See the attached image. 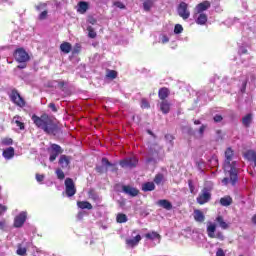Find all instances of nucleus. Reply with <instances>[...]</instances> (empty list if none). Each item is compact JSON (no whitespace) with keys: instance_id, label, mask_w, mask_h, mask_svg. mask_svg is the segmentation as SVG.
Returning a JSON list of instances; mask_svg holds the SVG:
<instances>
[{"instance_id":"f257e3e1","label":"nucleus","mask_w":256,"mask_h":256,"mask_svg":"<svg viewBox=\"0 0 256 256\" xmlns=\"http://www.w3.org/2000/svg\"><path fill=\"white\" fill-rule=\"evenodd\" d=\"M234 159L235 153L233 149L227 148L225 151L224 171L229 177H225L222 180L223 185H229V183L235 185L237 183V162Z\"/></svg>"},{"instance_id":"f03ea898","label":"nucleus","mask_w":256,"mask_h":256,"mask_svg":"<svg viewBox=\"0 0 256 256\" xmlns=\"http://www.w3.org/2000/svg\"><path fill=\"white\" fill-rule=\"evenodd\" d=\"M32 121L38 129H42L47 135H57L59 133V126L48 116L38 117L37 115H33Z\"/></svg>"},{"instance_id":"7ed1b4c3","label":"nucleus","mask_w":256,"mask_h":256,"mask_svg":"<svg viewBox=\"0 0 256 256\" xmlns=\"http://www.w3.org/2000/svg\"><path fill=\"white\" fill-rule=\"evenodd\" d=\"M206 231L210 239H219V241L225 240V236L223 235V232L217 231V224H215V222H207Z\"/></svg>"},{"instance_id":"20e7f679","label":"nucleus","mask_w":256,"mask_h":256,"mask_svg":"<svg viewBox=\"0 0 256 256\" xmlns=\"http://www.w3.org/2000/svg\"><path fill=\"white\" fill-rule=\"evenodd\" d=\"M210 200H211V188L204 187L202 189V192L197 197V203H199V205H205V203H209Z\"/></svg>"},{"instance_id":"39448f33","label":"nucleus","mask_w":256,"mask_h":256,"mask_svg":"<svg viewBox=\"0 0 256 256\" xmlns=\"http://www.w3.org/2000/svg\"><path fill=\"white\" fill-rule=\"evenodd\" d=\"M179 17L183 18L184 20L189 19L191 17V11H189V5L185 2H181L177 9Z\"/></svg>"},{"instance_id":"423d86ee","label":"nucleus","mask_w":256,"mask_h":256,"mask_svg":"<svg viewBox=\"0 0 256 256\" xmlns=\"http://www.w3.org/2000/svg\"><path fill=\"white\" fill-rule=\"evenodd\" d=\"M65 193L67 197H73V195L77 193V189L75 188V183L71 178H66L65 180Z\"/></svg>"},{"instance_id":"0eeeda50","label":"nucleus","mask_w":256,"mask_h":256,"mask_svg":"<svg viewBox=\"0 0 256 256\" xmlns=\"http://www.w3.org/2000/svg\"><path fill=\"white\" fill-rule=\"evenodd\" d=\"M139 241H141V235L137 234V230H134L132 232V237L126 239V245L127 247H137L139 245Z\"/></svg>"},{"instance_id":"6e6552de","label":"nucleus","mask_w":256,"mask_h":256,"mask_svg":"<svg viewBox=\"0 0 256 256\" xmlns=\"http://www.w3.org/2000/svg\"><path fill=\"white\" fill-rule=\"evenodd\" d=\"M14 57L18 63H26L29 59V54L23 48H19L15 51Z\"/></svg>"},{"instance_id":"1a4fd4ad","label":"nucleus","mask_w":256,"mask_h":256,"mask_svg":"<svg viewBox=\"0 0 256 256\" xmlns=\"http://www.w3.org/2000/svg\"><path fill=\"white\" fill-rule=\"evenodd\" d=\"M10 99L12 102L15 103V105H17L18 107H25V100H23V98L21 97V95L19 94V92H17L16 90H12L10 93Z\"/></svg>"},{"instance_id":"9d476101","label":"nucleus","mask_w":256,"mask_h":256,"mask_svg":"<svg viewBox=\"0 0 256 256\" xmlns=\"http://www.w3.org/2000/svg\"><path fill=\"white\" fill-rule=\"evenodd\" d=\"M137 163H139V160H137V157H128L125 158L120 162L121 167L131 169L132 167H137Z\"/></svg>"},{"instance_id":"9b49d317","label":"nucleus","mask_w":256,"mask_h":256,"mask_svg":"<svg viewBox=\"0 0 256 256\" xmlns=\"http://www.w3.org/2000/svg\"><path fill=\"white\" fill-rule=\"evenodd\" d=\"M61 153H62L61 146H59L57 144H52L49 161H51V163H53V161H55V159H57V157H59V155H61Z\"/></svg>"},{"instance_id":"f8f14e48","label":"nucleus","mask_w":256,"mask_h":256,"mask_svg":"<svg viewBox=\"0 0 256 256\" xmlns=\"http://www.w3.org/2000/svg\"><path fill=\"white\" fill-rule=\"evenodd\" d=\"M25 221H27V212L23 211L19 215H17L14 219V227H23L25 224Z\"/></svg>"},{"instance_id":"ddd939ff","label":"nucleus","mask_w":256,"mask_h":256,"mask_svg":"<svg viewBox=\"0 0 256 256\" xmlns=\"http://www.w3.org/2000/svg\"><path fill=\"white\" fill-rule=\"evenodd\" d=\"M210 7H211L210 1L201 2L195 7L194 13H205V11H207V9H209Z\"/></svg>"},{"instance_id":"4468645a","label":"nucleus","mask_w":256,"mask_h":256,"mask_svg":"<svg viewBox=\"0 0 256 256\" xmlns=\"http://www.w3.org/2000/svg\"><path fill=\"white\" fill-rule=\"evenodd\" d=\"M194 19L197 25H205L207 23V14L194 12Z\"/></svg>"},{"instance_id":"2eb2a0df","label":"nucleus","mask_w":256,"mask_h":256,"mask_svg":"<svg viewBox=\"0 0 256 256\" xmlns=\"http://www.w3.org/2000/svg\"><path fill=\"white\" fill-rule=\"evenodd\" d=\"M109 167H113V164L107 160V158H102V167H96L98 173H103V171H108Z\"/></svg>"},{"instance_id":"dca6fc26","label":"nucleus","mask_w":256,"mask_h":256,"mask_svg":"<svg viewBox=\"0 0 256 256\" xmlns=\"http://www.w3.org/2000/svg\"><path fill=\"white\" fill-rule=\"evenodd\" d=\"M71 163V159L69 156L62 155L59 159V165L62 167V169H69V164Z\"/></svg>"},{"instance_id":"f3484780","label":"nucleus","mask_w":256,"mask_h":256,"mask_svg":"<svg viewBox=\"0 0 256 256\" xmlns=\"http://www.w3.org/2000/svg\"><path fill=\"white\" fill-rule=\"evenodd\" d=\"M245 158L248 161H252V163H254V171L256 173V153L253 150H248L245 154H244Z\"/></svg>"},{"instance_id":"a211bd4d","label":"nucleus","mask_w":256,"mask_h":256,"mask_svg":"<svg viewBox=\"0 0 256 256\" xmlns=\"http://www.w3.org/2000/svg\"><path fill=\"white\" fill-rule=\"evenodd\" d=\"M123 191L126 195H130L131 197H137L139 195V190L131 186H123Z\"/></svg>"},{"instance_id":"6ab92c4d","label":"nucleus","mask_w":256,"mask_h":256,"mask_svg":"<svg viewBox=\"0 0 256 256\" xmlns=\"http://www.w3.org/2000/svg\"><path fill=\"white\" fill-rule=\"evenodd\" d=\"M146 239L149 241H157V243H161V235L157 232H148L145 234Z\"/></svg>"},{"instance_id":"aec40b11","label":"nucleus","mask_w":256,"mask_h":256,"mask_svg":"<svg viewBox=\"0 0 256 256\" xmlns=\"http://www.w3.org/2000/svg\"><path fill=\"white\" fill-rule=\"evenodd\" d=\"M2 155L6 160L13 159L15 157V149L13 147L6 148Z\"/></svg>"},{"instance_id":"412c9836","label":"nucleus","mask_w":256,"mask_h":256,"mask_svg":"<svg viewBox=\"0 0 256 256\" xmlns=\"http://www.w3.org/2000/svg\"><path fill=\"white\" fill-rule=\"evenodd\" d=\"M216 223H218V226L220 229H224L227 230V228L229 227V223H227L225 221V218H223V216L218 215L215 219Z\"/></svg>"},{"instance_id":"4be33fe9","label":"nucleus","mask_w":256,"mask_h":256,"mask_svg":"<svg viewBox=\"0 0 256 256\" xmlns=\"http://www.w3.org/2000/svg\"><path fill=\"white\" fill-rule=\"evenodd\" d=\"M157 205H159V207H162L163 209H166V211H171V209H173V204H171V202H169V200H159L157 202Z\"/></svg>"},{"instance_id":"5701e85b","label":"nucleus","mask_w":256,"mask_h":256,"mask_svg":"<svg viewBox=\"0 0 256 256\" xmlns=\"http://www.w3.org/2000/svg\"><path fill=\"white\" fill-rule=\"evenodd\" d=\"M89 9V4L87 2H79L77 6V12L81 15H84V13H87V10Z\"/></svg>"},{"instance_id":"b1692460","label":"nucleus","mask_w":256,"mask_h":256,"mask_svg":"<svg viewBox=\"0 0 256 256\" xmlns=\"http://www.w3.org/2000/svg\"><path fill=\"white\" fill-rule=\"evenodd\" d=\"M193 217L197 223H203V221H205V214H203L201 210H194Z\"/></svg>"},{"instance_id":"393cba45","label":"nucleus","mask_w":256,"mask_h":256,"mask_svg":"<svg viewBox=\"0 0 256 256\" xmlns=\"http://www.w3.org/2000/svg\"><path fill=\"white\" fill-rule=\"evenodd\" d=\"M160 109H161L162 113L167 114V113H169V111L171 109V104H169V102H167V100H163L160 104Z\"/></svg>"},{"instance_id":"a878e982","label":"nucleus","mask_w":256,"mask_h":256,"mask_svg":"<svg viewBox=\"0 0 256 256\" xmlns=\"http://www.w3.org/2000/svg\"><path fill=\"white\" fill-rule=\"evenodd\" d=\"M233 203V198L231 196H224L220 199V204L222 207H229Z\"/></svg>"},{"instance_id":"bb28decb","label":"nucleus","mask_w":256,"mask_h":256,"mask_svg":"<svg viewBox=\"0 0 256 256\" xmlns=\"http://www.w3.org/2000/svg\"><path fill=\"white\" fill-rule=\"evenodd\" d=\"M159 99L162 101H165L169 97V89L167 88H161L158 92Z\"/></svg>"},{"instance_id":"cd10ccee","label":"nucleus","mask_w":256,"mask_h":256,"mask_svg":"<svg viewBox=\"0 0 256 256\" xmlns=\"http://www.w3.org/2000/svg\"><path fill=\"white\" fill-rule=\"evenodd\" d=\"M242 123H243L244 127H249V125H251V123H253V114H247L246 116H244L242 118Z\"/></svg>"},{"instance_id":"c85d7f7f","label":"nucleus","mask_w":256,"mask_h":256,"mask_svg":"<svg viewBox=\"0 0 256 256\" xmlns=\"http://www.w3.org/2000/svg\"><path fill=\"white\" fill-rule=\"evenodd\" d=\"M60 51L65 54L71 53V44L69 42L62 43L60 45Z\"/></svg>"},{"instance_id":"c756f323","label":"nucleus","mask_w":256,"mask_h":256,"mask_svg":"<svg viewBox=\"0 0 256 256\" xmlns=\"http://www.w3.org/2000/svg\"><path fill=\"white\" fill-rule=\"evenodd\" d=\"M77 205H78L79 209H88V210L93 209V205H91V203H89L87 201H79V202H77Z\"/></svg>"},{"instance_id":"7c9ffc66","label":"nucleus","mask_w":256,"mask_h":256,"mask_svg":"<svg viewBox=\"0 0 256 256\" xmlns=\"http://www.w3.org/2000/svg\"><path fill=\"white\" fill-rule=\"evenodd\" d=\"M155 190V183L153 182H146L142 185V191H154Z\"/></svg>"},{"instance_id":"2f4dec72","label":"nucleus","mask_w":256,"mask_h":256,"mask_svg":"<svg viewBox=\"0 0 256 256\" xmlns=\"http://www.w3.org/2000/svg\"><path fill=\"white\" fill-rule=\"evenodd\" d=\"M169 36L165 33H161L158 37V43H161L162 45H166V43H169Z\"/></svg>"},{"instance_id":"473e14b6","label":"nucleus","mask_w":256,"mask_h":256,"mask_svg":"<svg viewBox=\"0 0 256 256\" xmlns=\"http://www.w3.org/2000/svg\"><path fill=\"white\" fill-rule=\"evenodd\" d=\"M116 221H117V223H127V221H128L127 215H125L123 213H119L116 216Z\"/></svg>"},{"instance_id":"72a5a7b5","label":"nucleus","mask_w":256,"mask_h":256,"mask_svg":"<svg viewBox=\"0 0 256 256\" xmlns=\"http://www.w3.org/2000/svg\"><path fill=\"white\" fill-rule=\"evenodd\" d=\"M87 31H88V37H90V39H95V37H97V32H95L93 27L88 26Z\"/></svg>"},{"instance_id":"f704fd0d","label":"nucleus","mask_w":256,"mask_h":256,"mask_svg":"<svg viewBox=\"0 0 256 256\" xmlns=\"http://www.w3.org/2000/svg\"><path fill=\"white\" fill-rule=\"evenodd\" d=\"M175 35H181L183 33V26L181 24H176L174 27Z\"/></svg>"},{"instance_id":"c9c22d12","label":"nucleus","mask_w":256,"mask_h":256,"mask_svg":"<svg viewBox=\"0 0 256 256\" xmlns=\"http://www.w3.org/2000/svg\"><path fill=\"white\" fill-rule=\"evenodd\" d=\"M13 122L17 125V127H19V129H25V125L19 121V117L15 116L13 118Z\"/></svg>"},{"instance_id":"e433bc0d","label":"nucleus","mask_w":256,"mask_h":256,"mask_svg":"<svg viewBox=\"0 0 256 256\" xmlns=\"http://www.w3.org/2000/svg\"><path fill=\"white\" fill-rule=\"evenodd\" d=\"M106 77H108V79H115L117 77V72L115 70H108Z\"/></svg>"},{"instance_id":"4c0bfd02","label":"nucleus","mask_w":256,"mask_h":256,"mask_svg":"<svg viewBox=\"0 0 256 256\" xmlns=\"http://www.w3.org/2000/svg\"><path fill=\"white\" fill-rule=\"evenodd\" d=\"M154 183H156V185H161V183H163V174L156 175L154 178Z\"/></svg>"},{"instance_id":"58836bf2","label":"nucleus","mask_w":256,"mask_h":256,"mask_svg":"<svg viewBox=\"0 0 256 256\" xmlns=\"http://www.w3.org/2000/svg\"><path fill=\"white\" fill-rule=\"evenodd\" d=\"M56 175H57V178L60 179V180L65 179V173L61 169L56 170Z\"/></svg>"},{"instance_id":"ea45409f","label":"nucleus","mask_w":256,"mask_h":256,"mask_svg":"<svg viewBox=\"0 0 256 256\" xmlns=\"http://www.w3.org/2000/svg\"><path fill=\"white\" fill-rule=\"evenodd\" d=\"M26 254H27V248H25V247H19V248L17 249V255L23 256V255H26Z\"/></svg>"},{"instance_id":"a19ab883","label":"nucleus","mask_w":256,"mask_h":256,"mask_svg":"<svg viewBox=\"0 0 256 256\" xmlns=\"http://www.w3.org/2000/svg\"><path fill=\"white\" fill-rule=\"evenodd\" d=\"M12 144H13V139L11 138L2 139V145H12Z\"/></svg>"},{"instance_id":"79ce46f5","label":"nucleus","mask_w":256,"mask_h":256,"mask_svg":"<svg viewBox=\"0 0 256 256\" xmlns=\"http://www.w3.org/2000/svg\"><path fill=\"white\" fill-rule=\"evenodd\" d=\"M246 89H247V81L244 80L240 87V93H245Z\"/></svg>"},{"instance_id":"37998d69","label":"nucleus","mask_w":256,"mask_h":256,"mask_svg":"<svg viewBox=\"0 0 256 256\" xmlns=\"http://www.w3.org/2000/svg\"><path fill=\"white\" fill-rule=\"evenodd\" d=\"M141 107L142 109H149V102L145 99L141 101Z\"/></svg>"},{"instance_id":"c03bdc74","label":"nucleus","mask_w":256,"mask_h":256,"mask_svg":"<svg viewBox=\"0 0 256 256\" xmlns=\"http://www.w3.org/2000/svg\"><path fill=\"white\" fill-rule=\"evenodd\" d=\"M114 7H117L118 9H125V4H123V2H114Z\"/></svg>"},{"instance_id":"a18cd8bd","label":"nucleus","mask_w":256,"mask_h":256,"mask_svg":"<svg viewBox=\"0 0 256 256\" xmlns=\"http://www.w3.org/2000/svg\"><path fill=\"white\" fill-rule=\"evenodd\" d=\"M0 229L5 231L7 229V222L5 220L0 221Z\"/></svg>"},{"instance_id":"49530a36","label":"nucleus","mask_w":256,"mask_h":256,"mask_svg":"<svg viewBox=\"0 0 256 256\" xmlns=\"http://www.w3.org/2000/svg\"><path fill=\"white\" fill-rule=\"evenodd\" d=\"M39 19H40V20L47 19V10H44V11H42V12L40 13Z\"/></svg>"},{"instance_id":"de8ad7c7","label":"nucleus","mask_w":256,"mask_h":256,"mask_svg":"<svg viewBox=\"0 0 256 256\" xmlns=\"http://www.w3.org/2000/svg\"><path fill=\"white\" fill-rule=\"evenodd\" d=\"M203 133H205V125H202L198 131V137H203Z\"/></svg>"},{"instance_id":"09e8293b","label":"nucleus","mask_w":256,"mask_h":256,"mask_svg":"<svg viewBox=\"0 0 256 256\" xmlns=\"http://www.w3.org/2000/svg\"><path fill=\"white\" fill-rule=\"evenodd\" d=\"M45 179V175L36 174V180L38 183H42V181Z\"/></svg>"},{"instance_id":"8fccbe9b","label":"nucleus","mask_w":256,"mask_h":256,"mask_svg":"<svg viewBox=\"0 0 256 256\" xmlns=\"http://www.w3.org/2000/svg\"><path fill=\"white\" fill-rule=\"evenodd\" d=\"M48 107L53 111V113H57V106H55V103H50Z\"/></svg>"},{"instance_id":"3c124183","label":"nucleus","mask_w":256,"mask_h":256,"mask_svg":"<svg viewBox=\"0 0 256 256\" xmlns=\"http://www.w3.org/2000/svg\"><path fill=\"white\" fill-rule=\"evenodd\" d=\"M215 123H220V121H223V117L221 115H216L214 117Z\"/></svg>"},{"instance_id":"603ef678","label":"nucleus","mask_w":256,"mask_h":256,"mask_svg":"<svg viewBox=\"0 0 256 256\" xmlns=\"http://www.w3.org/2000/svg\"><path fill=\"white\" fill-rule=\"evenodd\" d=\"M153 149H154L156 155L161 150V148L158 145H154L153 148H151V151H153Z\"/></svg>"},{"instance_id":"864d4df0","label":"nucleus","mask_w":256,"mask_h":256,"mask_svg":"<svg viewBox=\"0 0 256 256\" xmlns=\"http://www.w3.org/2000/svg\"><path fill=\"white\" fill-rule=\"evenodd\" d=\"M7 211L6 206H3L0 204V215H3V213H5Z\"/></svg>"},{"instance_id":"5fc2aeb1","label":"nucleus","mask_w":256,"mask_h":256,"mask_svg":"<svg viewBox=\"0 0 256 256\" xmlns=\"http://www.w3.org/2000/svg\"><path fill=\"white\" fill-rule=\"evenodd\" d=\"M216 256H225V252H223V249H218L216 252Z\"/></svg>"},{"instance_id":"6e6d98bb","label":"nucleus","mask_w":256,"mask_h":256,"mask_svg":"<svg viewBox=\"0 0 256 256\" xmlns=\"http://www.w3.org/2000/svg\"><path fill=\"white\" fill-rule=\"evenodd\" d=\"M165 139H166L167 141H170V145H172V141H173V136H172V135L167 134V135L165 136Z\"/></svg>"},{"instance_id":"4d7b16f0","label":"nucleus","mask_w":256,"mask_h":256,"mask_svg":"<svg viewBox=\"0 0 256 256\" xmlns=\"http://www.w3.org/2000/svg\"><path fill=\"white\" fill-rule=\"evenodd\" d=\"M88 23H90L91 25H95V23H97V20H95V18L91 17L88 19Z\"/></svg>"},{"instance_id":"13d9d810","label":"nucleus","mask_w":256,"mask_h":256,"mask_svg":"<svg viewBox=\"0 0 256 256\" xmlns=\"http://www.w3.org/2000/svg\"><path fill=\"white\" fill-rule=\"evenodd\" d=\"M239 53H240V55H245V53H247V49L241 47V48H239Z\"/></svg>"},{"instance_id":"bf43d9fd","label":"nucleus","mask_w":256,"mask_h":256,"mask_svg":"<svg viewBox=\"0 0 256 256\" xmlns=\"http://www.w3.org/2000/svg\"><path fill=\"white\" fill-rule=\"evenodd\" d=\"M37 11H42V9H45V4H39L36 6Z\"/></svg>"},{"instance_id":"052dcab7","label":"nucleus","mask_w":256,"mask_h":256,"mask_svg":"<svg viewBox=\"0 0 256 256\" xmlns=\"http://www.w3.org/2000/svg\"><path fill=\"white\" fill-rule=\"evenodd\" d=\"M189 188H190L191 193H193L194 188H193V184L191 183V181H189Z\"/></svg>"},{"instance_id":"680f3d73","label":"nucleus","mask_w":256,"mask_h":256,"mask_svg":"<svg viewBox=\"0 0 256 256\" xmlns=\"http://www.w3.org/2000/svg\"><path fill=\"white\" fill-rule=\"evenodd\" d=\"M25 67H27V65H25V64L18 65V69H25Z\"/></svg>"},{"instance_id":"e2e57ef3","label":"nucleus","mask_w":256,"mask_h":256,"mask_svg":"<svg viewBox=\"0 0 256 256\" xmlns=\"http://www.w3.org/2000/svg\"><path fill=\"white\" fill-rule=\"evenodd\" d=\"M252 223H254V225H256V214L252 217Z\"/></svg>"},{"instance_id":"0e129e2a","label":"nucleus","mask_w":256,"mask_h":256,"mask_svg":"<svg viewBox=\"0 0 256 256\" xmlns=\"http://www.w3.org/2000/svg\"><path fill=\"white\" fill-rule=\"evenodd\" d=\"M194 125H201V121L195 120V121H194Z\"/></svg>"},{"instance_id":"69168bd1","label":"nucleus","mask_w":256,"mask_h":256,"mask_svg":"<svg viewBox=\"0 0 256 256\" xmlns=\"http://www.w3.org/2000/svg\"><path fill=\"white\" fill-rule=\"evenodd\" d=\"M148 133H150V135H151V131H148Z\"/></svg>"},{"instance_id":"338daca9","label":"nucleus","mask_w":256,"mask_h":256,"mask_svg":"<svg viewBox=\"0 0 256 256\" xmlns=\"http://www.w3.org/2000/svg\"><path fill=\"white\" fill-rule=\"evenodd\" d=\"M148 161L150 162V161H151V159H148Z\"/></svg>"}]
</instances>
